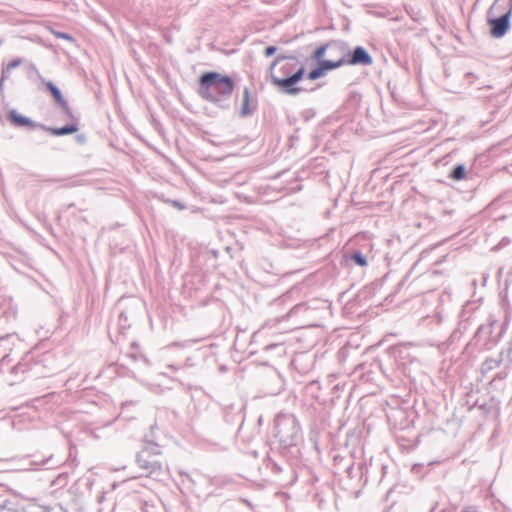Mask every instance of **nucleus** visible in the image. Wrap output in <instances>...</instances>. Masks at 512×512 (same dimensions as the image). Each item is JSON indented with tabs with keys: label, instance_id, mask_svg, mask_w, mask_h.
<instances>
[{
	"label": "nucleus",
	"instance_id": "bf43d9fd",
	"mask_svg": "<svg viewBox=\"0 0 512 512\" xmlns=\"http://www.w3.org/2000/svg\"><path fill=\"white\" fill-rule=\"evenodd\" d=\"M2 43V41L0 40V44Z\"/></svg>",
	"mask_w": 512,
	"mask_h": 512
},
{
	"label": "nucleus",
	"instance_id": "6e6d98bb",
	"mask_svg": "<svg viewBox=\"0 0 512 512\" xmlns=\"http://www.w3.org/2000/svg\"><path fill=\"white\" fill-rule=\"evenodd\" d=\"M435 510H436V505L431 508L430 512H435Z\"/></svg>",
	"mask_w": 512,
	"mask_h": 512
},
{
	"label": "nucleus",
	"instance_id": "cd10ccee",
	"mask_svg": "<svg viewBox=\"0 0 512 512\" xmlns=\"http://www.w3.org/2000/svg\"><path fill=\"white\" fill-rule=\"evenodd\" d=\"M502 362H505V360H504V358L501 357V354L499 355V358H497V359L487 358L482 363V366H481L482 371L489 372V371L493 370L494 368L499 367Z\"/></svg>",
	"mask_w": 512,
	"mask_h": 512
},
{
	"label": "nucleus",
	"instance_id": "c9c22d12",
	"mask_svg": "<svg viewBox=\"0 0 512 512\" xmlns=\"http://www.w3.org/2000/svg\"><path fill=\"white\" fill-rule=\"evenodd\" d=\"M434 317L436 318L438 324H441L443 322L445 315L442 307L437 306Z\"/></svg>",
	"mask_w": 512,
	"mask_h": 512
},
{
	"label": "nucleus",
	"instance_id": "8fccbe9b",
	"mask_svg": "<svg viewBox=\"0 0 512 512\" xmlns=\"http://www.w3.org/2000/svg\"><path fill=\"white\" fill-rule=\"evenodd\" d=\"M506 377H507V372L501 371V372L497 373L495 379H505Z\"/></svg>",
	"mask_w": 512,
	"mask_h": 512
},
{
	"label": "nucleus",
	"instance_id": "f3484780",
	"mask_svg": "<svg viewBox=\"0 0 512 512\" xmlns=\"http://www.w3.org/2000/svg\"><path fill=\"white\" fill-rule=\"evenodd\" d=\"M70 123L62 126V127H50L45 125L43 131L49 132L53 136H64L76 133L79 130V117L76 116L71 110V116L65 115Z\"/></svg>",
	"mask_w": 512,
	"mask_h": 512
},
{
	"label": "nucleus",
	"instance_id": "79ce46f5",
	"mask_svg": "<svg viewBox=\"0 0 512 512\" xmlns=\"http://www.w3.org/2000/svg\"><path fill=\"white\" fill-rule=\"evenodd\" d=\"M307 310V304L306 303H299L297 305H295L291 312L293 313H299V312H302V311H306Z\"/></svg>",
	"mask_w": 512,
	"mask_h": 512
},
{
	"label": "nucleus",
	"instance_id": "6ab92c4d",
	"mask_svg": "<svg viewBox=\"0 0 512 512\" xmlns=\"http://www.w3.org/2000/svg\"><path fill=\"white\" fill-rule=\"evenodd\" d=\"M488 14H509L512 15V0H495L487 11Z\"/></svg>",
	"mask_w": 512,
	"mask_h": 512
},
{
	"label": "nucleus",
	"instance_id": "20e7f679",
	"mask_svg": "<svg viewBox=\"0 0 512 512\" xmlns=\"http://www.w3.org/2000/svg\"><path fill=\"white\" fill-rule=\"evenodd\" d=\"M161 456L162 452L158 442H155L149 435H144L142 448L136 454V463L139 468L143 469L147 476L160 478L164 474Z\"/></svg>",
	"mask_w": 512,
	"mask_h": 512
},
{
	"label": "nucleus",
	"instance_id": "7c9ffc66",
	"mask_svg": "<svg viewBox=\"0 0 512 512\" xmlns=\"http://www.w3.org/2000/svg\"><path fill=\"white\" fill-rule=\"evenodd\" d=\"M305 390H306L307 394L311 395L313 398L318 399L319 398L318 392L320 390V383H319V381H317V380L310 381L305 386Z\"/></svg>",
	"mask_w": 512,
	"mask_h": 512
},
{
	"label": "nucleus",
	"instance_id": "c756f323",
	"mask_svg": "<svg viewBox=\"0 0 512 512\" xmlns=\"http://www.w3.org/2000/svg\"><path fill=\"white\" fill-rule=\"evenodd\" d=\"M266 466L271 470L274 474H280L284 471V467H282L272 456L269 454L266 457Z\"/></svg>",
	"mask_w": 512,
	"mask_h": 512
},
{
	"label": "nucleus",
	"instance_id": "aec40b11",
	"mask_svg": "<svg viewBox=\"0 0 512 512\" xmlns=\"http://www.w3.org/2000/svg\"><path fill=\"white\" fill-rule=\"evenodd\" d=\"M24 498L20 495V512H51L49 506L39 505L35 502L24 504Z\"/></svg>",
	"mask_w": 512,
	"mask_h": 512
},
{
	"label": "nucleus",
	"instance_id": "0eeeda50",
	"mask_svg": "<svg viewBox=\"0 0 512 512\" xmlns=\"http://www.w3.org/2000/svg\"><path fill=\"white\" fill-rule=\"evenodd\" d=\"M120 305L123 306V308L119 313L118 325L120 333L124 334L136 320L143 304L139 300L131 298L128 301H122Z\"/></svg>",
	"mask_w": 512,
	"mask_h": 512
},
{
	"label": "nucleus",
	"instance_id": "b1692460",
	"mask_svg": "<svg viewBox=\"0 0 512 512\" xmlns=\"http://www.w3.org/2000/svg\"><path fill=\"white\" fill-rule=\"evenodd\" d=\"M347 258L357 266L366 267L368 265L367 257L360 250L351 251Z\"/></svg>",
	"mask_w": 512,
	"mask_h": 512
},
{
	"label": "nucleus",
	"instance_id": "603ef678",
	"mask_svg": "<svg viewBox=\"0 0 512 512\" xmlns=\"http://www.w3.org/2000/svg\"><path fill=\"white\" fill-rule=\"evenodd\" d=\"M130 347H131V349L136 350L138 348V343L137 342H132Z\"/></svg>",
	"mask_w": 512,
	"mask_h": 512
},
{
	"label": "nucleus",
	"instance_id": "9b49d317",
	"mask_svg": "<svg viewBox=\"0 0 512 512\" xmlns=\"http://www.w3.org/2000/svg\"><path fill=\"white\" fill-rule=\"evenodd\" d=\"M343 58L345 65L351 66H370L374 61L372 55L362 45H357L353 48L349 47L347 54Z\"/></svg>",
	"mask_w": 512,
	"mask_h": 512
},
{
	"label": "nucleus",
	"instance_id": "412c9836",
	"mask_svg": "<svg viewBox=\"0 0 512 512\" xmlns=\"http://www.w3.org/2000/svg\"><path fill=\"white\" fill-rule=\"evenodd\" d=\"M467 176V169L465 164L458 163L453 166L451 171L448 174V178L453 181H461L464 180Z\"/></svg>",
	"mask_w": 512,
	"mask_h": 512
},
{
	"label": "nucleus",
	"instance_id": "a878e982",
	"mask_svg": "<svg viewBox=\"0 0 512 512\" xmlns=\"http://www.w3.org/2000/svg\"><path fill=\"white\" fill-rule=\"evenodd\" d=\"M0 512H20V503L12 499L1 500Z\"/></svg>",
	"mask_w": 512,
	"mask_h": 512
},
{
	"label": "nucleus",
	"instance_id": "dca6fc26",
	"mask_svg": "<svg viewBox=\"0 0 512 512\" xmlns=\"http://www.w3.org/2000/svg\"><path fill=\"white\" fill-rule=\"evenodd\" d=\"M243 410H244V405H235V404L227 405L223 409V418L227 424L234 425V424L240 423V426L237 430V435H240L241 430H242V425H243V421H244V416L242 414Z\"/></svg>",
	"mask_w": 512,
	"mask_h": 512
},
{
	"label": "nucleus",
	"instance_id": "c03bdc74",
	"mask_svg": "<svg viewBox=\"0 0 512 512\" xmlns=\"http://www.w3.org/2000/svg\"><path fill=\"white\" fill-rule=\"evenodd\" d=\"M464 79L469 84H473L474 80L477 79V76L473 72H467L464 74Z\"/></svg>",
	"mask_w": 512,
	"mask_h": 512
},
{
	"label": "nucleus",
	"instance_id": "2f4dec72",
	"mask_svg": "<svg viewBox=\"0 0 512 512\" xmlns=\"http://www.w3.org/2000/svg\"><path fill=\"white\" fill-rule=\"evenodd\" d=\"M33 464H35L37 466H44V467H46V469H52V468L58 466V462L54 461L52 455H50L49 457L42 458L39 461H35V462H33Z\"/></svg>",
	"mask_w": 512,
	"mask_h": 512
},
{
	"label": "nucleus",
	"instance_id": "f704fd0d",
	"mask_svg": "<svg viewBox=\"0 0 512 512\" xmlns=\"http://www.w3.org/2000/svg\"><path fill=\"white\" fill-rule=\"evenodd\" d=\"M315 115H316V111L313 108H307L301 112V118L305 122H308L311 119H313L315 117Z\"/></svg>",
	"mask_w": 512,
	"mask_h": 512
},
{
	"label": "nucleus",
	"instance_id": "a18cd8bd",
	"mask_svg": "<svg viewBox=\"0 0 512 512\" xmlns=\"http://www.w3.org/2000/svg\"><path fill=\"white\" fill-rule=\"evenodd\" d=\"M158 430V426L156 423L150 426V432L147 434L150 438L154 439L157 442V436L155 435V431Z\"/></svg>",
	"mask_w": 512,
	"mask_h": 512
},
{
	"label": "nucleus",
	"instance_id": "f8f14e48",
	"mask_svg": "<svg viewBox=\"0 0 512 512\" xmlns=\"http://www.w3.org/2000/svg\"><path fill=\"white\" fill-rule=\"evenodd\" d=\"M6 118L15 128H23L29 131L35 129L43 130L45 128V124L36 122L30 117L20 114L15 108L8 110Z\"/></svg>",
	"mask_w": 512,
	"mask_h": 512
},
{
	"label": "nucleus",
	"instance_id": "c85d7f7f",
	"mask_svg": "<svg viewBox=\"0 0 512 512\" xmlns=\"http://www.w3.org/2000/svg\"><path fill=\"white\" fill-rule=\"evenodd\" d=\"M370 291L368 289L360 290L353 299L350 300L351 307L362 306V301L369 298Z\"/></svg>",
	"mask_w": 512,
	"mask_h": 512
},
{
	"label": "nucleus",
	"instance_id": "5fc2aeb1",
	"mask_svg": "<svg viewBox=\"0 0 512 512\" xmlns=\"http://www.w3.org/2000/svg\"><path fill=\"white\" fill-rule=\"evenodd\" d=\"M242 501H243L247 506L252 507V504H251L248 500L243 499Z\"/></svg>",
	"mask_w": 512,
	"mask_h": 512
},
{
	"label": "nucleus",
	"instance_id": "1a4fd4ad",
	"mask_svg": "<svg viewBox=\"0 0 512 512\" xmlns=\"http://www.w3.org/2000/svg\"><path fill=\"white\" fill-rule=\"evenodd\" d=\"M511 16L509 14L496 15L487 13V24L492 38L500 39L506 35L511 27Z\"/></svg>",
	"mask_w": 512,
	"mask_h": 512
},
{
	"label": "nucleus",
	"instance_id": "09e8293b",
	"mask_svg": "<svg viewBox=\"0 0 512 512\" xmlns=\"http://www.w3.org/2000/svg\"><path fill=\"white\" fill-rule=\"evenodd\" d=\"M76 141L79 143V144H85L86 141H87V138H86V135L85 134H78L76 136Z\"/></svg>",
	"mask_w": 512,
	"mask_h": 512
},
{
	"label": "nucleus",
	"instance_id": "4d7b16f0",
	"mask_svg": "<svg viewBox=\"0 0 512 512\" xmlns=\"http://www.w3.org/2000/svg\"><path fill=\"white\" fill-rule=\"evenodd\" d=\"M51 181L58 182V181H61V179H52Z\"/></svg>",
	"mask_w": 512,
	"mask_h": 512
},
{
	"label": "nucleus",
	"instance_id": "58836bf2",
	"mask_svg": "<svg viewBox=\"0 0 512 512\" xmlns=\"http://www.w3.org/2000/svg\"><path fill=\"white\" fill-rule=\"evenodd\" d=\"M127 356L133 359L134 361L144 360L145 362H148V360L142 353H138L136 351L130 352Z\"/></svg>",
	"mask_w": 512,
	"mask_h": 512
},
{
	"label": "nucleus",
	"instance_id": "a19ab883",
	"mask_svg": "<svg viewBox=\"0 0 512 512\" xmlns=\"http://www.w3.org/2000/svg\"><path fill=\"white\" fill-rule=\"evenodd\" d=\"M168 203L171 204L174 208H177L178 210H184L186 208V205L179 201V200H168Z\"/></svg>",
	"mask_w": 512,
	"mask_h": 512
},
{
	"label": "nucleus",
	"instance_id": "49530a36",
	"mask_svg": "<svg viewBox=\"0 0 512 512\" xmlns=\"http://www.w3.org/2000/svg\"><path fill=\"white\" fill-rule=\"evenodd\" d=\"M461 512H483V511H481L477 506L470 505V506L464 507L461 510Z\"/></svg>",
	"mask_w": 512,
	"mask_h": 512
},
{
	"label": "nucleus",
	"instance_id": "5701e85b",
	"mask_svg": "<svg viewBox=\"0 0 512 512\" xmlns=\"http://www.w3.org/2000/svg\"><path fill=\"white\" fill-rule=\"evenodd\" d=\"M330 51L335 50L340 54V57H344L349 50V44L343 40H329Z\"/></svg>",
	"mask_w": 512,
	"mask_h": 512
},
{
	"label": "nucleus",
	"instance_id": "7ed1b4c3",
	"mask_svg": "<svg viewBox=\"0 0 512 512\" xmlns=\"http://www.w3.org/2000/svg\"><path fill=\"white\" fill-rule=\"evenodd\" d=\"M198 95L222 110L230 109V100L236 83L227 74L218 71H205L198 77Z\"/></svg>",
	"mask_w": 512,
	"mask_h": 512
},
{
	"label": "nucleus",
	"instance_id": "473e14b6",
	"mask_svg": "<svg viewBox=\"0 0 512 512\" xmlns=\"http://www.w3.org/2000/svg\"><path fill=\"white\" fill-rule=\"evenodd\" d=\"M264 350L267 352L275 351L278 356H281L285 352V348H284L283 344H279V343H272V344L266 345L264 347Z\"/></svg>",
	"mask_w": 512,
	"mask_h": 512
},
{
	"label": "nucleus",
	"instance_id": "393cba45",
	"mask_svg": "<svg viewBox=\"0 0 512 512\" xmlns=\"http://www.w3.org/2000/svg\"><path fill=\"white\" fill-rule=\"evenodd\" d=\"M5 499H12L20 503V494L8 488L4 484H0V501Z\"/></svg>",
	"mask_w": 512,
	"mask_h": 512
},
{
	"label": "nucleus",
	"instance_id": "2eb2a0df",
	"mask_svg": "<svg viewBox=\"0 0 512 512\" xmlns=\"http://www.w3.org/2000/svg\"><path fill=\"white\" fill-rule=\"evenodd\" d=\"M258 109V99L257 96L251 95V91L249 87H244L243 95L241 100L240 109L238 111V116L240 118H247L252 116Z\"/></svg>",
	"mask_w": 512,
	"mask_h": 512
},
{
	"label": "nucleus",
	"instance_id": "864d4df0",
	"mask_svg": "<svg viewBox=\"0 0 512 512\" xmlns=\"http://www.w3.org/2000/svg\"><path fill=\"white\" fill-rule=\"evenodd\" d=\"M4 91V82H2V79L0 78V93L2 94Z\"/></svg>",
	"mask_w": 512,
	"mask_h": 512
},
{
	"label": "nucleus",
	"instance_id": "4c0bfd02",
	"mask_svg": "<svg viewBox=\"0 0 512 512\" xmlns=\"http://www.w3.org/2000/svg\"><path fill=\"white\" fill-rule=\"evenodd\" d=\"M277 50H278L277 46L269 45V46L265 47L263 54L265 57H271L277 52Z\"/></svg>",
	"mask_w": 512,
	"mask_h": 512
},
{
	"label": "nucleus",
	"instance_id": "f257e3e1",
	"mask_svg": "<svg viewBox=\"0 0 512 512\" xmlns=\"http://www.w3.org/2000/svg\"><path fill=\"white\" fill-rule=\"evenodd\" d=\"M273 440L270 447L286 460L289 469L294 472L301 458L303 433L299 420L291 413H278L274 418Z\"/></svg>",
	"mask_w": 512,
	"mask_h": 512
},
{
	"label": "nucleus",
	"instance_id": "39448f33",
	"mask_svg": "<svg viewBox=\"0 0 512 512\" xmlns=\"http://www.w3.org/2000/svg\"><path fill=\"white\" fill-rule=\"evenodd\" d=\"M503 327L496 319L489 318L488 322L481 324L473 337V344L479 351L493 349L502 337Z\"/></svg>",
	"mask_w": 512,
	"mask_h": 512
},
{
	"label": "nucleus",
	"instance_id": "e433bc0d",
	"mask_svg": "<svg viewBox=\"0 0 512 512\" xmlns=\"http://www.w3.org/2000/svg\"><path fill=\"white\" fill-rule=\"evenodd\" d=\"M23 60L22 58H14L13 60H11L7 65L6 67L9 69V70H13L17 67H19L21 64H22Z\"/></svg>",
	"mask_w": 512,
	"mask_h": 512
},
{
	"label": "nucleus",
	"instance_id": "f03ea898",
	"mask_svg": "<svg viewBox=\"0 0 512 512\" xmlns=\"http://www.w3.org/2000/svg\"><path fill=\"white\" fill-rule=\"evenodd\" d=\"M268 73L271 84L283 94L296 96L306 91L298 86L307 77L306 68L295 55L278 54L271 62Z\"/></svg>",
	"mask_w": 512,
	"mask_h": 512
},
{
	"label": "nucleus",
	"instance_id": "bb28decb",
	"mask_svg": "<svg viewBox=\"0 0 512 512\" xmlns=\"http://www.w3.org/2000/svg\"><path fill=\"white\" fill-rule=\"evenodd\" d=\"M328 50H330L329 41L318 46L311 54V59L314 60L316 64L319 63L321 60L325 59Z\"/></svg>",
	"mask_w": 512,
	"mask_h": 512
},
{
	"label": "nucleus",
	"instance_id": "13d9d810",
	"mask_svg": "<svg viewBox=\"0 0 512 512\" xmlns=\"http://www.w3.org/2000/svg\"><path fill=\"white\" fill-rule=\"evenodd\" d=\"M173 345L174 346H181L179 343H174Z\"/></svg>",
	"mask_w": 512,
	"mask_h": 512
},
{
	"label": "nucleus",
	"instance_id": "423d86ee",
	"mask_svg": "<svg viewBox=\"0 0 512 512\" xmlns=\"http://www.w3.org/2000/svg\"><path fill=\"white\" fill-rule=\"evenodd\" d=\"M41 369V364L34 360L31 353H27L10 369V374L14 375L16 380L22 381L28 377H40Z\"/></svg>",
	"mask_w": 512,
	"mask_h": 512
},
{
	"label": "nucleus",
	"instance_id": "a211bd4d",
	"mask_svg": "<svg viewBox=\"0 0 512 512\" xmlns=\"http://www.w3.org/2000/svg\"><path fill=\"white\" fill-rule=\"evenodd\" d=\"M478 309L475 302H466L459 313V330L466 331L474 312Z\"/></svg>",
	"mask_w": 512,
	"mask_h": 512
},
{
	"label": "nucleus",
	"instance_id": "ddd939ff",
	"mask_svg": "<svg viewBox=\"0 0 512 512\" xmlns=\"http://www.w3.org/2000/svg\"><path fill=\"white\" fill-rule=\"evenodd\" d=\"M344 65L345 61L343 57H339L337 60L323 59L307 73V79L311 81L318 80L324 77L327 72L338 69Z\"/></svg>",
	"mask_w": 512,
	"mask_h": 512
},
{
	"label": "nucleus",
	"instance_id": "de8ad7c7",
	"mask_svg": "<svg viewBox=\"0 0 512 512\" xmlns=\"http://www.w3.org/2000/svg\"><path fill=\"white\" fill-rule=\"evenodd\" d=\"M510 243V239L507 237L502 238V240L499 242V244L495 247V249H500Z\"/></svg>",
	"mask_w": 512,
	"mask_h": 512
},
{
	"label": "nucleus",
	"instance_id": "9d476101",
	"mask_svg": "<svg viewBox=\"0 0 512 512\" xmlns=\"http://www.w3.org/2000/svg\"><path fill=\"white\" fill-rule=\"evenodd\" d=\"M370 479L378 484H390L394 481L395 467L393 465L370 461Z\"/></svg>",
	"mask_w": 512,
	"mask_h": 512
},
{
	"label": "nucleus",
	"instance_id": "72a5a7b5",
	"mask_svg": "<svg viewBox=\"0 0 512 512\" xmlns=\"http://www.w3.org/2000/svg\"><path fill=\"white\" fill-rule=\"evenodd\" d=\"M52 33H53V35L56 38L64 39V40L69 41L71 43H75L76 42V39L71 34H69V33L62 32V31H55V30H53Z\"/></svg>",
	"mask_w": 512,
	"mask_h": 512
},
{
	"label": "nucleus",
	"instance_id": "6e6552de",
	"mask_svg": "<svg viewBox=\"0 0 512 512\" xmlns=\"http://www.w3.org/2000/svg\"><path fill=\"white\" fill-rule=\"evenodd\" d=\"M340 462H345L344 473L348 475L350 479H354L359 477L361 480H364V483H367L370 479V469L369 465L365 462H360L358 466L355 468L354 461L351 457H342L339 455L334 456V467L335 469H340Z\"/></svg>",
	"mask_w": 512,
	"mask_h": 512
},
{
	"label": "nucleus",
	"instance_id": "ea45409f",
	"mask_svg": "<svg viewBox=\"0 0 512 512\" xmlns=\"http://www.w3.org/2000/svg\"><path fill=\"white\" fill-rule=\"evenodd\" d=\"M197 366V363L195 361V357L194 356H188L185 361H184V367L185 368H192V367H196Z\"/></svg>",
	"mask_w": 512,
	"mask_h": 512
},
{
	"label": "nucleus",
	"instance_id": "4468645a",
	"mask_svg": "<svg viewBox=\"0 0 512 512\" xmlns=\"http://www.w3.org/2000/svg\"><path fill=\"white\" fill-rule=\"evenodd\" d=\"M40 80L44 84L46 91L51 95L55 105L60 109V111L64 115L71 116V108L68 104V101L64 98L60 88L51 80H46L43 77H40Z\"/></svg>",
	"mask_w": 512,
	"mask_h": 512
},
{
	"label": "nucleus",
	"instance_id": "4be33fe9",
	"mask_svg": "<svg viewBox=\"0 0 512 512\" xmlns=\"http://www.w3.org/2000/svg\"><path fill=\"white\" fill-rule=\"evenodd\" d=\"M408 346L406 344H398L388 348V352L395 359L404 360L407 357Z\"/></svg>",
	"mask_w": 512,
	"mask_h": 512
},
{
	"label": "nucleus",
	"instance_id": "37998d69",
	"mask_svg": "<svg viewBox=\"0 0 512 512\" xmlns=\"http://www.w3.org/2000/svg\"><path fill=\"white\" fill-rule=\"evenodd\" d=\"M10 73H11V70H9L6 66H2V69H1V79H2V82H5L6 79L9 78L10 76Z\"/></svg>",
	"mask_w": 512,
	"mask_h": 512
},
{
	"label": "nucleus",
	"instance_id": "3c124183",
	"mask_svg": "<svg viewBox=\"0 0 512 512\" xmlns=\"http://www.w3.org/2000/svg\"><path fill=\"white\" fill-rule=\"evenodd\" d=\"M340 469H336L337 473H342L344 471L345 462H340Z\"/></svg>",
	"mask_w": 512,
	"mask_h": 512
}]
</instances>
